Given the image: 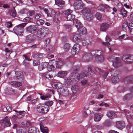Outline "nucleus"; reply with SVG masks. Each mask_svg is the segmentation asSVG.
Wrapping results in <instances>:
<instances>
[{
    "instance_id": "37",
    "label": "nucleus",
    "mask_w": 133,
    "mask_h": 133,
    "mask_svg": "<svg viewBox=\"0 0 133 133\" xmlns=\"http://www.w3.org/2000/svg\"><path fill=\"white\" fill-rule=\"evenodd\" d=\"M81 84L82 86L87 87L89 85V83L86 80H83L81 82Z\"/></svg>"
},
{
    "instance_id": "44",
    "label": "nucleus",
    "mask_w": 133,
    "mask_h": 133,
    "mask_svg": "<svg viewBox=\"0 0 133 133\" xmlns=\"http://www.w3.org/2000/svg\"><path fill=\"white\" fill-rule=\"evenodd\" d=\"M65 89V88L63 87H62L59 88H57V91L59 94H62L64 91Z\"/></svg>"
},
{
    "instance_id": "36",
    "label": "nucleus",
    "mask_w": 133,
    "mask_h": 133,
    "mask_svg": "<svg viewBox=\"0 0 133 133\" xmlns=\"http://www.w3.org/2000/svg\"><path fill=\"white\" fill-rule=\"evenodd\" d=\"M55 3L58 6L64 5L65 3L64 1L62 0H55Z\"/></svg>"
},
{
    "instance_id": "62",
    "label": "nucleus",
    "mask_w": 133,
    "mask_h": 133,
    "mask_svg": "<svg viewBox=\"0 0 133 133\" xmlns=\"http://www.w3.org/2000/svg\"><path fill=\"white\" fill-rule=\"evenodd\" d=\"M88 71L90 72V74L91 75H93L94 74V72L91 70V68L90 67H88Z\"/></svg>"
},
{
    "instance_id": "2",
    "label": "nucleus",
    "mask_w": 133,
    "mask_h": 133,
    "mask_svg": "<svg viewBox=\"0 0 133 133\" xmlns=\"http://www.w3.org/2000/svg\"><path fill=\"white\" fill-rule=\"evenodd\" d=\"M103 52L100 50H92L90 53L85 54L84 57L89 58L88 59L92 58L94 56L95 57V61L98 63L102 62L104 60V57L102 54Z\"/></svg>"
},
{
    "instance_id": "12",
    "label": "nucleus",
    "mask_w": 133,
    "mask_h": 133,
    "mask_svg": "<svg viewBox=\"0 0 133 133\" xmlns=\"http://www.w3.org/2000/svg\"><path fill=\"white\" fill-rule=\"evenodd\" d=\"M80 49V45L78 44H75L72 47L71 52L72 55H74L78 53Z\"/></svg>"
},
{
    "instance_id": "26",
    "label": "nucleus",
    "mask_w": 133,
    "mask_h": 133,
    "mask_svg": "<svg viewBox=\"0 0 133 133\" xmlns=\"http://www.w3.org/2000/svg\"><path fill=\"white\" fill-rule=\"evenodd\" d=\"M28 132V133H39V131L37 128L35 127H31L29 129Z\"/></svg>"
},
{
    "instance_id": "31",
    "label": "nucleus",
    "mask_w": 133,
    "mask_h": 133,
    "mask_svg": "<svg viewBox=\"0 0 133 133\" xmlns=\"http://www.w3.org/2000/svg\"><path fill=\"white\" fill-rule=\"evenodd\" d=\"M8 14L10 16L15 17L16 16V12L15 9L13 8L11 10H9L8 11Z\"/></svg>"
},
{
    "instance_id": "60",
    "label": "nucleus",
    "mask_w": 133,
    "mask_h": 133,
    "mask_svg": "<svg viewBox=\"0 0 133 133\" xmlns=\"http://www.w3.org/2000/svg\"><path fill=\"white\" fill-rule=\"evenodd\" d=\"M5 51L6 53H9V54H11L12 51V50H9L8 49L6 48H5Z\"/></svg>"
},
{
    "instance_id": "20",
    "label": "nucleus",
    "mask_w": 133,
    "mask_h": 133,
    "mask_svg": "<svg viewBox=\"0 0 133 133\" xmlns=\"http://www.w3.org/2000/svg\"><path fill=\"white\" fill-rule=\"evenodd\" d=\"M102 117V114H100L98 113L95 114L94 117V121L95 122L100 121Z\"/></svg>"
},
{
    "instance_id": "42",
    "label": "nucleus",
    "mask_w": 133,
    "mask_h": 133,
    "mask_svg": "<svg viewBox=\"0 0 133 133\" xmlns=\"http://www.w3.org/2000/svg\"><path fill=\"white\" fill-rule=\"evenodd\" d=\"M121 13L124 17H125L127 16V11L124 9L122 8L121 10Z\"/></svg>"
},
{
    "instance_id": "45",
    "label": "nucleus",
    "mask_w": 133,
    "mask_h": 133,
    "mask_svg": "<svg viewBox=\"0 0 133 133\" xmlns=\"http://www.w3.org/2000/svg\"><path fill=\"white\" fill-rule=\"evenodd\" d=\"M81 30V32H79L83 34H85L87 31V29L86 28L83 26H82L80 29Z\"/></svg>"
},
{
    "instance_id": "51",
    "label": "nucleus",
    "mask_w": 133,
    "mask_h": 133,
    "mask_svg": "<svg viewBox=\"0 0 133 133\" xmlns=\"http://www.w3.org/2000/svg\"><path fill=\"white\" fill-rule=\"evenodd\" d=\"M5 109H6L7 110H8V111H11L12 110L11 107L10 106H7L6 107H4L3 108V110L5 112L6 111L4 110Z\"/></svg>"
},
{
    "instance_id": "11",
    "label": "nucleus",
    "mask_w": 133,
    "mask_h": 133,
    "mask_svg": "<svg viewBox=\"0 0 133 133\" xmlns=\"http://www.w3.org/2000/svg\"><path fill=\"white\" fill-rule=\"evenodd\" d=\"M72 12V11L70 9H68L65 11V13L67 15V19L68 20H72L75 17V16L74 15L71 14Z\"/></svg>"
},
{
    "instance_id": "43",
    "label": "nucleus",
    "mask_w": 133,
    "mask_h": 133,
    "mask_svg": "<svg viewBox=\"0 0 133 133\" xmlns=\"http://www.w3.org/2000/svg\"><path fill=\"white\" fill-rule=\"evenodd\" d=\"M49 48H48V49L47 48L45 50H46L48 52H53L54 50V47L53 45H52V46H49Z\"/></svg>"
},
{
    "instance_id": "33",
    "label": "nucleus",
    "mask_w": 133,
    "mask_h": 133,
    "mask_svg": "<svg viewBox=\"0 0 133 133\" xmlns=\"http://www.w3.org/2000/svg\"><path fill=\"white\" fill-rule=\"evenodd\" d=\"M124 82L133 83V76H131L125 77L124 79Z\"/></svg>"
},
{
    "instance_id": "35",
    "label": "nucleus",
    "mask_w": 133,
    "mask_h": 133,
    "mask_svg": "<svg viewBox=\"0 0 133 133\" xmlns=\"http://www.w3.org/2000/svg\"><path fill=\"white\" fill-rule=\"evenodd\" d=\"M14 111L16 112L19 113V115H18V117L19 118L22 117L24 116L26 113L25 111H18L16 110H14Z\"/></svg>"
},
{
    "instance_id": "27",
    "label": "nucleus",
    "mask_w": 133,
    "mask_h": 133,
    "mask_svg": "<svg viewBox=\"0 0 133 133\" xmlns=\"http://www.w3.org/2000/svg\"><path fill=\"white\" fill-rule=\"evenodd\" d=\"M120 64V63L118 58L117 57H116L113 62V66L115 67H116L119 66Z\"/></svg>"
},
{
    "instance_id": "59",
    "label": "nucleus",
    "mask_w": 133,
    "mask_h": 133,
    "mask_svg": "<svg viewBox=\"0 0 133 133\" xmlns=\"http://www.w3.org/2000/svg\"><path fill=\"white\" fill-rule=\"evenodd\" d=\"M95 71L98 73H100L101 71V69L98 67H95Z\"/></svg>"
},
{
    "instance_id": "3",
    "label": "nucleus",
    "mask_w": 133,
    "mask_h": 133,
    "mask_svg": "<svg viewBox=\"0 0 133 133\" xmlns=\"http://www.w3.org/2000/svg\"><path fill=\"white\" fill-rule=\"evenodd\" d=\"M37 111L38 112L42 114L46 113L49 109V107L45 104H40L36 107Z\"/></svg>"
},
{
    "instance_id": "6",
    "label": "nucleus",
    "mask_w": 133,
    "mask_h": 133,
    "mask_svg": "<svg viewBox=\"0 0 133 133\" xmlns=\"http://www.w3.org/2000/svg\"><path fill=\"white\" fill-rule=\"evenodd\" d=\"M49 32V29L45 28L43 27L40 28L38 30L37 35L40 38L43 37L45 36Z\"/></svg>"
},
{
    "instance_id": "52",
    "label": "nucleus",
    "mask_w": 133,
    "mask_h": 133,
    "mask_svg": "<svg viewBox=\"0 0 133 133\" xmlns=\"http://www.w3.org/2000/svg\"><path fill=\"white\" fill-rule=\"evenodd\" d=\"M95 17L98 20H100L101 18V15L99 13H97L95 15Z\"/></svg>"
},
{
    "instance_id": "9",
    "label": "nucleus",
    "mask_w": 133,
    "mask_h": 133,
    "mask_svg": "<svg viewBox=\"0 0 133 133\" xmlns=\"http://www.w3.org/2000/svg\"><path fill=\"white\" fill-rule=\"evenodd\" d=\"M23 57L24 59L22 62L23 65L25 66H28L29 64V62L31 60L29 54H24L23 55Z\"/></svg>"
},
{
    "instance_id": "13",
    "label": "nucleus",
    "mask_w": 133,
    "mask_h": 133,
    "mask_svg": "<svg viewBox=\"0 0 133 133\" xmlns=\"http://www.w3.org/2000/svg\"><path fill=\"white\" fill-rule=\"evenodd\" d=\"M83 6V3L81 0H76L74 5V8L76 10L80 9L82 8Z\"/></svg>"
},
{
    "instance_id": "24",
    "label": "nucleus",
    "mask_w": 133,
    "mask_h": 133,
    "mask_svg": "<svg viewBox=\"0 0 133 133\" xmlns=\"http://www.w3.org/2000/svg\"><path fill=\"white\" fill-rule=\"evenodd\" d=\"M39 126L40 130L43 133H48V130L46 127H44L42 122L40 123Z\"/></svg>"
},
{
    "instance_id": "63",
    "label": "nucleus",
    "mask_w": 133,
    "mask_h": 133,
    "mask_svg": "<svg viewBox=\"0 0 133 133\" xmlns=\"http://www.w3.org/2000/svg\"><path fill=\"white\" fill-rule=\"evenodd\" d=\"M42 54H37L36 55V58H38V59L39 58H41L42 57Z\"/></svg>"
},
{
    "instance_id": "58",
    "label": "nucleus",
    "mask_w": 133,
    "mask_h": 133,
    "mask_svg": "<svg viewBox=\"0 0 133 133\" xmlns=\"http://www.w3.org/2000/svg\"><path fill=\"white\" fill-rule=\"evenodd\" d=\"M129 57V56L128 55H125L123 56L122 57V59L123 61H125L128 59Z\"/></svg>"
},
{
    "instance_id": "46",
    "label": "nucleus",
    "mask_w": 133,
    "mask_h": 133,
    "mask_svg": "<svg viewBox=\"0 0 133 133\" xmlns=\"http://www.w3.org/2000/svg\"><path fill=\"white\" fill-rule=\"evenodd\" d=\"M78 87L77 86L74 85L71 88V90L73 93H74L78 90Z\"/></svg>"
},
{
    "instance_id": "15",
    "label": "nucleus",
    "mask_w": 133,
    "mask_h": 133,
    "mask_svg": "<svg viewBox=\"0 0 133 133\" xmlns=\"http://www.w3.org/2000/svg\"><path fill=\"white\" fill-rule=\"evenodd\" d=\"M37 29V27L35 25H31L26 27L25 30L26 32L31 33L36 31Z\"/></svg>"
},
{
    "instance_id": "30",
    "label": "nucleus",
    "mask_w": 133,
    "mask_h": 133,
    "mask_svg": "<svg viewBox=\"0 0 133 133\" xmlns=\"http://www.w3.org/2000/svg\"><path fill=\"white\" fill-rule=\"evenodd\" d=\"M67 74V72L66 71H60L58 72L57 76L59 77L63 78Z\"/></svg>"
},
{
    "instance_id": "4",
    "label": "nucleus",
    "mask_w": 133,
    "mask_h": 133,
    "mask_svg": "<svg viewBox=\"0 0 133 133\" xmlns=\"http://www.w3.org/2000/svg\"><path fill=\"white\" fill-rule=\"evenodd\" d=\"M81 12L83 15V17L87 21H90L93 19V17L91 14L90 10L89 9L85 8L82 10Z\"/></svg>"
},
{
    "instance_id": "53",
    "label": "nucleus",
    "mask_w": 133,
    "mask_h": 133,
    "mask_svg": "<svg viewBox=\"0 0 133 133\" xmlns=\"http://www.w3.org/2000/svg\"><path fill=\"white\" fill-rule=\"evenodd\" d=\"M39 62L38 60H34L33 61V64L34 66H37L39 64Z\"/></svg>"
},
{
    "instance_id": "17",
    "label": "nucleus",
    "mask_w": 133,
    "mask_h": 133,
    "mask_svg": "<svg viewBox=\"0 0 133 133\" xmlns=\"http://www.w3.org/2000/svg\"><path fill=\"white\" fill-rule=\"evenodd\" d=\"M2 122L4 126L6 127H9L11 125L10 119L7 116L5 117L2 120Z\"/></svg>"
},
{
    "instance_id": "57",
    "label": "nucleus",
    "mask_w": 133,
    "mask_h": 133,
    "mask_svg": "<svg viewBox=\"0 0 133 133\" xmlns=\"http://www.w3.org/2000/svg\"><path fill=\"white\" fill-rule=\"evenodd\" d=\"M53 102L52 101H48L45 104L49 107V106H51L53 104Z\"/></svg>"
},
{
    "instance_id": "29",
    "label": "nucleus",
    "mask_w": 133,
    "mask_h": 133,
    "mask_svg": "<svg viewBox=\"0 0 133 133\" xmlns=\"http://www.w3.org/2000/svg\"><path fill=\"white\" fill-rule=\"evenodd\" d=\"M51 61V62L49 63L47 67V69L49 71H53L55 68L54 66V64Z\"/></svg>"
},
{
    "instance_id": "54",
    "label": "nucleus",
    "mask_w": 133,
    "mask_h": 133,
    "mask_svg": "<svg viewBox=\"0 0 133 133\" xmlns=\"http://www.w3.org/2000/svg\"><path fill=\"white\" fill-rule=\"evenodd\" d=\"M49 63H48L46 62H43L41 63L42 66H43V68L44 69L47 66L48 67Z\"/></svg>"
},
{
    "instance_id": "16",
    "label": "nucleus",
    "mask_w": 133,
    "mask_h": 133,
    "mask_svg": "<svg viewBox=\"0 0 133 133\" xmlns=\"http://www.w3.org/2000/svg\"><path fill=\"white\" fill-rule=\"evenodd\" d=\"M74 23H76V26L77 28V31L78 32H81V30L80 28L83 26H82L81 23L78 20L75 19L73 20Z\"/></svg>"
},
{
    "instance_id": "28",
    "label": "nucleus",
    "mask_w": 133,
    "mask_h": 133,
    "mask_svg": "<svg viewBox=\"0 0 133 133\" xmlns=\"http://www.w3.org/2000/svg\"><path fill=\"white\" fill-rule=\"evenodd\" d=\"M109 25L106 23H103L100 26L101 30L102 31H105L108 28Z\"/></svg>"
},
{
    "instance_id": "55",
    "label": "nucleus",
    "mask_w": 133,
    "mask_h": 133,
    "mask_svg": "<svg viewBox=\"0 0 133 133\" xmlns=\"http://www.w3.org/2000/svg\"><path fill=\"white\" fill-rule=\"evenodd\" d=\"M122 28L123 29L125 28V30H126L127 28L129 29V26H128V24L127 23H124L122 25Z\"/></svg>"
},
{
    "instance_id": "40",
    "label": "nucleus",
    "mask_w": 133,
    "mask_h": 133,
    "mask_svg": "<svg viewBox=\"0 0 133 133\" xmlns=\"http://www.w3.org/2000/svg\"><path fill=\"white\" fill-rule=\"evenodd\" d=\"M105 41H107L106 42H103L102 43L105 45H109L110 44L109 42L110 41V39L108 36H107L105 38Z\"/></svg>"
},
{
    "instance_id": "61",
    "label": "nucleus",
    "mask_w": 133,
    "mask_h": 133,
    "mask_svg": "<svg viewBox=\"0 0 133 133\" xmlns=\"http://www.w3.org/2000/svg\"><path fill=\"white\" fill-rule=\"evenodd\" d=\"M12 24L10 22H7L6 23V25L7 26L8 28L11 27L12 26Z\"/></svg>"
},
{
    "instance_id": "19",
    "label": "nucleus",
    "mask_w": 133,
    "mask_h": 133,
    "mask_svg": "<svg viewBox=\"0 0 133 133\" xmlns=\"http://www.w3.org/2000/svg\"><path fill=\"white\" fill-rule=\"evenodd\" d=\"M116 127L118 129H122L125 127L124 122L122 121H117L116 122Z\"/></svg>"
},
{
    "instance_id": "7",
    "label": "nucleus",
    "mask_w": 133,
    "mask_h": 133,
    "mask_svg": "<svg viewBox=\"0 0 133 133\" xmlns=\"http://www.w3.org/2000/svg\"><path fill=\"white\" fill-rule=\"evenodd\" d=\"M39 8L41 10H43L44 11L48 17H51L53 18L55 17L56 13L54 10H52L49 11L47 9L42 8L40 6H39Z\"/></svg>"
},
{
    "instance_id": "48",
    "label": "nucleus",
    "mask_w": 133,
    "mask_h": 133,
    "mask_svg": "<svg viewBox=\"0 0 133 133\" xmlns=\"http://www.w3.org/2000/svg\"><path fill=\"white\" fill-rule=\"evenodd\" d=\"M30 122L27 121H25L22 123V124L24 126L28 127L30 125Z\"/></svg>"
},
{
    "instance_id": "25",
    "label": "nucleus",
    "mask_w": 133,
    "mask_h": 133,
    "mask_svg": "<svg viewBox=\"0 0 133 133\" xmlns=\"http://www.w3.org/2000/svg\"><path fill=\"white\" fill-rule=\"evenodd\" d=\"M63 84L59 82H54L52 84V86L54 88H56L57 89V88H59L63 87Z\"/></svg>"
},
{
    "instance_id": "38",
    "label": "nucleus",
    "mask_w": 133,
    "mask_h": 133,
    "mask_svg": "<svg viewBox=\"0 0 133 133\" xmlns=\"http://www.w3.org/2000/svg\"><path fill=\"white\" fill-rule=\"evenodd\" d=\"M25 41L27 42H32L33 41L32 37L30 35H28L26 37Z\"/></svg>"
},
{
    "instance_id": "64",
    "label": "nucleus",
    "mask_w": 133,
    "mask_h": 133,
    "mask_svg": "<svg viewBox=\"0 0 133 133\" xmlns=\"http://www.w3.org/2000/svg\"><path fill=\"white\" fill-rule=\"evenodd\" d=\"M9 5L7 4H4L3 5L2 7L4 9L8 8H9Z\"/></svg>"
},
{
    "instance_id": "10",
    "label": "nucleus",
    "mask_w": 133,
    "mask_h": 133,
    "mask_svg": "<svg viewBox=\"0 0 133 133\" xmlns=\"http://www.w3.org/2000/svg\"><path fill=\"white\" fill-rule=\"evenodd\" d=\"M51 62L55 65L56 68L57 69H60L64 64L63 61L61 59H58L57 61L54 60H51Z\"/></svg>"
},
{
    "instance_id": "39",
    "label": "nucleus",
    "mask_w": 133,
    "mask_h": 133,
    "mask_svg": "<svg viewBox=\"0 0 133 133\" xmlns=\"http://www.w3.org/2000/svg\"><path fill=\"white\" fill-rule=\"evenodd\" d=\"M124 111L125 112L126 117L127 119H130L132 118L130 115L129 114V113L128 110H124Z\"/></svg>"
},
{
    "instance_id": "18",
    "label": "nucleus",
    "mask_w": 133,
    "mask_h": 133,
    "mask_svg": "<svg viewBox=\"0 0 133 133\" xmlns=\"http://www.w3.org/2000/svg\"><path fill=\"white\" fill-rule=\"evenodd\" d=\"M81 37L80 35L78 34H74L72 39V41L75 42H78L80 40Z\"/></svg>"
},
{
    "instance_id": "50",
    "label": "nucleus",
    "mask_w": 133,
    "mask_h": 133,
    "mask_svg": "<svg viewBox=\"0 0 133 133\" xmlns=\"http://www.w3.org/2000/svg\"><path fill=\"white\" fill-rule=\"evenodd\" d=\"M44 23V21L42 19H40L36 21L37 24L38 25L43 24Z\"/></svg>"
},
{
    "instance_id": "49",
    "label": "nucleus",
    "mask_w": 133,
    "mask_h": 133,
    "mask_svg": "<svg viewBox=\"0 0 133 133\" xmlns=\"http://www.w3.org/2000/svg\"><path fill=\"white\" fill-rule=\"evenodd\" d=\"M30 17H26L23 20V21L25 23H25L26 24V23L30 21Z\"/></svg>"
},
{
    "instance_id": "56",
    "label": "nucleus",
    "mask_w": 133,
    "mask_h": 133,
    "mask_svg": "<svg viewBox=\"0 0 133 133\" xmlns=\"http://www.w3.org/2000/svg\"><path fill=\"white\" fill-rule=\"evenodd\" d=\"M69 91L67 88H65L64 91L62 94L65 95H66L69 94Z\"/></svg>"
},
{
    "instance_id": "23",
    "label": "nucleus",
    "mask_w": 133,
    "mask_h": 133,
    "mask_svg": "<svg viewBox=\"0 0 133 133\" xmlns=\"http://www.w3.org/2000/svg\"><path fill=\"white\" fill-rule=\"evenodd\" d=\"M16 76L17 79H19L20 78L23 79L24 78L22 72L20 71H15Z\"/></svg>"
},
{
    "instance_id": "21",
    "label": "nucleus",
    "mask_w": 133,
    "mask_h": 133,
    "mask_svg": "<svg viewBox=\"0 0 133 133\" xmlns=\"http://www.w3.org/2000/svg\"><path fill=\"white\" fill-rule=\"evenodd\" d=\"M92 41L91 39H89L88 37H85L83 39L82 43L84 45H86L91 43Z\"/></svg>"
},
{
    "instance_id": "47",
    "label": "nucleus",
    "mask_w": 133,
    "mask_h": 133,
    "mask_svg": "<svg viewBox=\"0 0 133 133\" xmlns=\"http://www.w3.org/2000/svg\"><path fill=\"white\" fill-rule=\"evenodd\" d=\"M128 38V36L124 34L119 37V40L121 39L125 40Z\"/></svg>"
},
{
    "instance_id": "5",
    "label": "nucleus",
    "mask_w": 133,
    "mask_h": 133,
    "mask_svg": "<svg viewBox=\"0 0 133 133\" xmlns=\"http://www.w3.org/2000/svg\"><path fill=\"white\" fill-rule=\"evenodd\" d=\"M25 25V23H21L15 27L13 29L14 33L17 35H22L23 28Z\"/></svg>"
},
{
    "instance_id": "8",
    "label": "nucleus",
    "mask_w": 133,
    "mask_h": 133,
    "mask_svg": "<svg viewBox=\"0 0 133 133\" xmlns=\"http://www.w3.org/2000/svg\"><path fill=\"white\" fill-rule=\"evenodd\" d=\"M111 75L113 77L112 79L113 83H115L117 82L119 80L117 74V72L114 70H112L111 69L110 70Z\"/></svg>"
},
{
    "instance_id": "41",
    "label": "nucleus",
    "mask_w": 133,
    "mask_h": 133,
    "mask_svg": "<svg viewBox=\"0 0 133 133\" xmlns=\"http://www.w3.org/2000/svg\"><path fill=\"white\" fill-rule=\"evenodd\" d=\"M70 48V44L68 43H66L65 44L64 46V50L65 51L68 50Z\"/></svg>"
},
{
    "instance_id": "22",
    "label": "nucleus",
    "mask_w": 133,
    "mask_h": 133,
    "mask_svg": "<svg viewBox=\"0 0 133 133\" xmlns=\"http://www.w3.org/2000/svg\"><path fill=\"white\" fill-rule=\"evenodd\" d=\"M107 116L110 119H112L116 117L115 114L113 111H109L107 114Z\"/></svg>"
},
{
    "instance_id": "34",
    "label": "nucleus",
    "mask_w": 133,
    "mask_h": 133,
    "mask_svg": "<svg viewBox=\"0 0 133 133\" xmlns=\"http://www.w3.org/2000/svg\"><path fill=\"white\" fill-rule=\"evenodd\" d=\"M51 96L50 94H47L45 95L40 97L41 99L44 100H48L50 97Z\"/></svg>"
},
{
    "instance_id": "14",
    "label": "nucleus",
    "mask_w": 133,
    "mask_h": 133,
    "mask_svg": "<svg viewBox=\"0 0 133 133\" xmlns=\"http://www.w3.org/2000/svg\"><path fill=\"white\" fill-rule=\"evenodd\" d=\"M53 72L54 74H52L51 75L49 73H42L41 74V76L43 78L45 77L50 80H52L53 78V76H55L56 75L55 72L53 71Z\"/></svg>"
},
{
    "instance_id": "32",
    "label": "nucleus",
    "mask_w": 133,
    "mask_h": 133,
    "mask_svg": "<svg viewBox=\"0 0 133 133\" xmlns=\"http://www.w3.org/2000/svg\"><path fill=\"white\" fill-rule=\"evenodd\" d=\"M9 83L11 85L17 87L20 86L21 85L20 82L17 81H11L9 82Z\"/></svg>"
},
{
    "instance_id": "1",
    "label": "nucleus",
    "mask_w": 133,
    "mask_h": 133,
    "mask_svg": "<svg viewBox=\"0 0 133 133\" xmlns=\"http://www.w3.org/2000/svg\"><path fill=\"white\" fill-rule=\"evenodd\" d=\"M72 75L70 77L66 78L64 80V82L68 85L71 84L73 83H76L78 82L81 78H84L88 75V73L86 71H83L80 74L75 73V76H73L74 74H71Z\"/></svg>"
}]
</instances>
